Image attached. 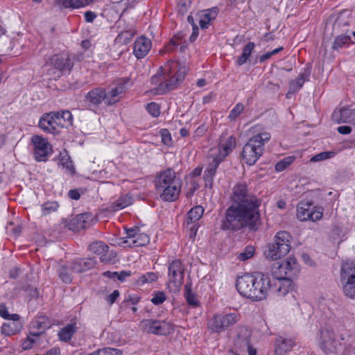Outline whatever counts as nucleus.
<instances>
[{"label":"nucleus","instance_id":"nucleus-7","mask_svg":"<svg viewBox=\"0 0 355 355\" xmlns=\"http://www.w3.org/2000/svg\"><path fill=\"white\" fill-rule=\"evenodd\" d=\"M184 272V266L180 260L175 259L169 263L168 267V285L171 291H179L183 283Z\"/></svg>","mask_w":355,"mask_h":355},{"label":"nucleus","instance_id":"nucleus-1","mask_svg":"<svg viewBox=\"0 0 355 355\" xmlns=\"http://www.w3.org/2000/svg\"><path fill=\"white\" fill-rule=\"evenodd\" d=\"M231 198L233 204L225 210L220 229L237 231L248 227L256 231L261 225V200L248 191L245 183H238L234 186Z\"/></svg>","mask_w":355,"mask_h":355},{"label":"nucleus","instance_id":"nucleus-40","mask_svg":"<svg viewBox=\"0 0 355 355\" xmlns=\"http://www.w3.org/2000/svg\"><path fill=\"white\" fill-rule=\"evenodd\" d=\"M294 160V156H288L282 159L275 164V170L278 172L283 171L286 168H288L293 162Z\"/></svg>","mask_w":355,"mask_h":355},{"label":"nucleus","instance_id":"nucleus-61","mask_svg":"<svg viewBox=\"0 0 355 355\" xmlns=\"http://www.w3.org/2000/svg\"><path fill=\"white\" fill-rule=\"evenodd\" d=\"M119 296V291L118 290H114L110 295L107 296V300L110 304H112Z\"/></svg>","mask_w":355,"mask_h":355},{"label":"nucleus","instance_id":"nucleus-62","mask_svg":"<svg viewBox=\"0 0 355 355\" xmlns=\"http://www.w3.org/2000/svg\"><path fill=\"white\" fill-rule=\"evenodd\" d=\"M355 281V275H349L347 272H340V282Z\"/></svg>","mask_w":355,"mask_h":355},{"label":"nucleus","instance_id":"nucleus-54","mask_svg":"<svg viewBox=\"0 0 355 355\" xmlns=\"http://www.w3.org/2000/svg\"><path fill=\"white\" fill-rule=\"evenodd\" d=\"M158 279V275L155 272H148L146 275H142L139 278V282L141 284L151 283L155 282Z\"/></svg>","mask_w":355,"mask_h":355},{"label":"nucleus","instance_id":"nucleus-63","mask_svg":"<svg viewBox=\"0 0 355 355\" xmlns=\"http://www.w3.org/2000/svg\"><path fill=\"white\" fill-rule=\"evenodd\" d=\"M337 131L341 135H348L352 132V128L348 125L339 126Z\"/></svg>","mask_w":355,"mask_h":355},{"label":"nucleus","instance_id":"nucleus-36","mask_svg":"<svg viewBox=\"0 0 355 355\" xmlns=\"http://www.w3.org/2000/svg\"><path fill=\"white\" fill-rule=\"evenodd\" d=\"M344 295L351 299H355V281L341 282Z\"/></svg>","mask_w":355,"mask_h":355},{"label":"nucleus","instance_id":"nucleus-56","mask_svg":"<svg viewBox=\"0 0 355 355\" xmlns=\"http://www.w3.org/2000/svg\"><path fill=\"white\" fill-rule=\"evenodd\" d=\"M164 73L162 71L157 72L151 78V83L153 85H157V87H159L162 84H164Z\"/></svg>","mask_w":355,"mask_h":355},{"label":"nucleus","instance_id":"nucleus-58","mask_svg":"<svg viewBox=\"0 0 355 355\" xmlns=\"http://www.w3.org/2000/svg\"><path fill=\"white\" fill-rule=\"evenodd\" d=\"M160 135L162 142L166 145H169L171 141V137L168 130L166 129H162L160 130Z\"/></svg>","mask_w":355,"mask_h":355},{"label":"nucleus","instance_id":"nucleus-6","mask_svg":"<svg viewBox=\"0 0 355 355\" xmlns=\"http://www.w3.org/2000/svg\"><path fill=\"white\" fill-rule=\"evenodd\" d=\"M140 325L144 331L155 335L166 336L174 330L172 323L166 320L144 319Z\"/></svg>","mask_w":355,"mask_h":355},{"label":"nucleus","instance_id":"nucleus-48","mask_svg":"<svg viewBox=\"0 0 355 355\" xmlns=\"http://www.w3.org/2000/svg\"><path fill=\"white\" fill-rule=\"evenodd\" d=\"M244 105L241 103H237L235 107L231 110L228 118L232 121L235 120L240 114L243 111Z\"/></svg>","mask_w":355,"mask_h":355},{"label":"nucleus","instance_id":"nucleus-42","mask_svg":"<svg viewBox=\"0 0 355 355\" xmlns=\"http://www.w3.org/2000/svg\"><path fill=\"white\" fill-rule=\"evenodd\" d=\"M336 155L335 151H324L320 153L313 157H312L310 159L312 162H317L322 160H326L327 159H330L334 157Z\"/></svg>","mask_w":355,"mask_h":355},{"label":"nucleus","instance_id":"nucleus-38","mask_svg":"<svg viewBox=\"0 0 355 355\" xmlns=\"http://www.w3.org/2000/svg\"><path fill=\"white\" fill-rule=\"evenodd\" d=\"M57 117L60 119V127L63 128L67 125H71L72 122V114L68 110H64L61 112H55Z\"/></svg>","mask_w":355,"mask_h":355},{"label":"nucleus","instance_id":"nucleus-44","mask_svg":"<svg viewBox=\"0 0 355 355\" xmlns=\"http://www.w3.org/2000/svg\"><path fill=\"white\" fill-rule=\"evenodd\" d=\"M58 273L60 278L63 282L69 284L71 282L72 278L67 266H62L58 270Z\"/></svg>","mask_w":355,"mask_h":355},{"label":"nucleus","instance_id":"nucleus-49","mask_svg":"<svg viewBox=\"0 0 355 355\" xmlns=\"http://www.w3.org/2000/svg\"><path fill=\"white\" fill-rule=\"evenodd\" d=\"M58 164L62 168L67 169L72 174L75 171V168L73 166L72 162L69 159V157H67L66 156L62 157L58 162Z\"/></svg>","mask_w":355,"mask_h":355},{"label":"nucleus","instance_id":"nucleus-21","mask_svg":"<svg viewBox=\"0 0 355 355\" xmlns=\"http://www.w3.org/2000/svg\"><path fill=\"white\" fill-rule=\"evenodd\" d=\"M292 237L288 232L280 231L275 236L274 242L278 243L282 253H288L291 250Z\"/></svg>","mask_w":355,"mask_h":355},{"label":"nucleus","instance_id":"nucleus-45","mask_svg":"<svg viewBox=\"0 0 355 355\" xmlns=\"http://www.w3.org/2000/svg\"><path fill=\"white\" fill-rule=\"evenodd\" d=\"M191 0H178L177 9L182 15H184L190 8Z\"/></svg>","mask_w":355,"mask_h":355},{"label":"nucleus","instance_id":"nucleus-23","mask_svg":"<svg viewBox=\"0 0 355 355\" xmlns=\"http://www.w3.org/2000/svg\"><path fill=\"white\" fill-rule=\"evenodd\" d=\"M37 327L41 328L42 331L37 333H31L30 336H28L21 344V347L24 349L26 350L31 349L33 347V344L36 342V338L44 332L45 329L49 327V324L46 323L44 321V318H41L40 320L37 321Z\"/></svg>","mask_w":355,"mask_h":355},{"label":"nucleus","instance_id":"nucleus-2","mask_svg":"<svg viewBox=\"0 0 355 355\" xmlns=\"http://www.w3.org/2000/svg\"><path fill=\"white\" fill-rule=\"evenodd\" d=\"M236 287L243 297L259 301L266 298L271 288V279L262 272H257L254 275L245 274L237 278Z\"/></svg>","mask_w":355,"mask_h":355},{"label":"nucleus","instance_id":"nucleus-22","mask_svg":"<svg viewBox=\"0 0 355 355\" xmlns=\"http://www.w3.org/2000/svg\"><path fill=\"white\" fill-rule=\"evenodd\" d=\"M51 64L59 71H71L73 66V62L69 57H64L58 55H54L51 59Z\"/></svg>","mask_w":355,"mask_h":355},{"label":"nucleus","instance_id":"nucleus-30","mask_svg":"<svg viewBox=\"0 0 355 355\" xmlns=\"http://www.w3.org/2000/svg\"><path fill=\"white\" fill-rule=\"evenodd\" d=\"M149 241V236L145 233L140 232L139 230L132 240H125L123 243H126L129 247H139L148 244Z\"/></svg>","mask_w":355,"mask_h":355},{"label":"nucleus","instance_id":"nucleus-5","mask_svg":"<svg viewBox=\"0 0 355 355\" xmlns=\"http://www.w3.org/2000/svg\"><path fill=\"white\" fill-rule=\"evenodd\" d=\"M240 318L236 313L216 314L209 320L207 328L213 333H220L237 323Z\"/></svg>","mask_w":355,"mask_h":355},{"label":"nucleus","instance_id":"nucleus-12","mask_svg":"<svg viewBox=\"0 0 355 355\" xmlns=\"http://www.w3.org/2000/svg\"><path fill=\"white\" fill-rule=\"evenodd\" d=\"M39 127L44 132L57 135L60 130V119L56 116L55 112L42 114L39 121Z\"/></svg>","mask_w":355,"mask_h":355},{"label":"nucleus","instance_id":"nucleus-39","mask_svg":"<svg viewBox=\"0 0 355 355\" xmlns=\"http://www.w3.org/2000/svg\"><path fill=\"white\" fill-rule=\"evenodd\" d=\"M204 212V209L201 206H196L192 208L188 213V219L190 221L196 222L202 216Z\"/></svg>","mask_w":355,"mask_h":355},{"label":"nucleus","instance_id":"nucleus-41","mask_svg":"<svg viewBox=\"0 0 355 355\" xmlns=\"http://www.w3.org/2000/svg\"><path fill=\"white\" fill-rule=\"evenodd\" d=\"M254 248L252 245L245 247L243 252L239 253L237 259L241 261H245L252 258L254 254Z\"/></svg>","mask_w":355,"mask_h":355},{"label":"nucleus","instance_id":"nucleus-18","mask_svg":"<svg viewBox=\"0 0 355 355\" xmlns=\"http://www.w3.org/2000/svg\"><path fill=\"white\" fill-rule=\"evenodd\" d=\"M311 75V69L307 67L304 69L303 73H300L295 80H291L289 83V89L286 94L288 98L291 97V95L297 92L304 85V83L309 80Z\"/></svg>","mask_w":355,"mask_h":355},{"label":"nucleus","instance_id":"nucleus-13","mask_svg":"<svg viewBox=\"0 0 355 355\" xmlns=\"http://www.w3.org/2000/svg\"><path fill=\"white\" fill-rule=\"evenodd\" d=\"M293 288V282L290 278L280 277L271 279V288H270V291L277 296H284L292 291Z\"/></svg>","mask_w":355,"mask_h":355},{"label":"nucleus","instance_id":"nucleus-27","mask_svg":"<svg viewBox=\"0 0 355 355\" xmlns=\"http://www.w3.org/2000/svg\"><path fill=\"white\" fill-rule=\"evenodd\" d=\"M132 203V195L130 193H126L123 196H121L119 199L112 203L107 209L110 211H116L130 205Z\"/></svg>","mask_w":355,"mask_h":355},{"label":"nucleus","instance_id":"nucleus-16","mask_svg":"<svg viewBox=\"0 0 355 355\" xmlns=\"http://www.w3.org/2000/svg\"><path fill=\"white\" fill-rule=\"evenodd\" d=\"M278 269L281 273H284L285 277L291 278L295 276L300 271L299 266L294 257H288L282 261Z\"/></svg>","mask_w":355,"mask_h":355},{"label":"nucleus","instance_id":"nucleus-59","mask_svg":"<svg viewBox=\"0 0 355 355\" xmlns=\"http://www.w3.org/2000/svg\"><path fill=\"white\" fill-rule=\"evenodd\" d=\"M139 229L137 227H132L126 230V240H132L135 238V236L138 233Z\"/></svg>","mask_w":355,"mask_h":355},{"label":"nucleus","instance_id":"nucleus-50","mask_svg":"<svg viewBox=\"0 0 355 355\" xmlns=\"http://www.w3.org/2000/svg\"><path fill=\"white\" fill-rule=\"evenodd\" d=\"M224 159L225 158H223V156H220L218 154L217 155L212 157V160L209 162L207 168L212 170L216 173L218 165L223 161Z\"/></svg>","mask_w":355,"mask_h":355},{"label":"nucleus","instance_id":"nucleus-28","mask_svg":"<svg viewBox=\"0 0 355 355\" xmlns=\"http://www.w3.org/2000/svg\"><path fill=\"white\" fill-rule=\"evenodd\" d=\"M294 345L295 342L293 340L279 336L276 339L275 349L276 352L282 354L283 353H286L288 351L291 350Z\"/></svg>","mask_w":355,"mask_h":355},{"label":"nucleus","instance_id":"nucleus-34","mask_svg":"<svg viewBox=\"0 0 355 355\" xmlns=\"http://www.w3.org/2000/svg\"><path fill=\"white\" fill-rule=\"evenodd\" d=\"M254 48V42H248L243 48L241 55L238 58L236 63L241 66L246 62Z\"/></svg>","mask_w":355,"mask_h":355},{"label":"nucleus","instance_id":"nucleus-14","mask_svg":"<svg viewBox=\"0 0 355 355\" xmlns=\"http://www.w3.org/2000/svg\"><path fill=\"white\" fill-rule=\"evenodd\" d=\"M251 331L246 327H239L237 335L234 340V347L240 352H245L246 348L250 345Z\"/></svg>","mask_w":355,"mask_h":355},{"label":"nucleus","instance_id":"nucleus-11","mask_svg":"<svg viewBox=\"0 0 355 355\" xmlns=\"http://www.w3.org/2000/svg\"><path fill=\"white\" fill-rule=\"evenodd\" d=\"M33 145V155L37 162H46L51 153V146L47 139L40 135H33L31 138Z\"/></svg>","mask_w":355,"mask_h":355},{"label":"nucleus","instance_id":"nucleus-46","mask_svg":"<svg viewBox=\"0 0 355 355\" xmlns=\"http://www.w3.org/2000/svg\"><path fill=\"white\" fill-rule=\"evenodd\" d=\"M182 35L180 34L175 35L170 42L165 46V50L166 51H173L180 44V41L182 40Z\"/></svg>","mask_w":355,"mask_h":355},{"label":"nucleus","instance_id":"nucleus-32","mask_svg":"<svg viewBox=\"0 0 355 355\" xmlns=\"http://www.w3.org/2000/svg\"><path fill=\"white\" fill-rule=\"evenodd\" d=\"M347 33V31L346 33L340 34L335 37L332 45L334 50L338 51L340 49L347 47L352 43L351 36Z\"/></svg>","mask_w":355,"mask_h":355},{"label":"nucleus","instance_id":"nucleus-17","mask_svg":"<svg viewBox=\"0 0 355 355\" xmlns=\"http://www.w3.org/2000/svg\"><path fill=\"white\" fill-rule=\"evenodd\" d=\"M107 98L105 89L97 87L89 91L85 96V101L90 107H96Z\"/></svg>","mask_w":355,"mask_h":355},{"label":"nucleus","instance_id":"nucleus-4","mask_svg":"<svg viewBox=\"0 0 355 355\" xmlns=\"http://www.w3.org/2000/svg\"><path fill=\"white\" fill-rule=\"evenodd\" d=\"M254 136L250 137L243 148L242 157L250 166L254 165L263 154L264 144L270 139V134L261 128L253 127Z\"/></svg>","mask_w":355,"mask_h":355},{"label":"nucleus","instance_id":"nucleus-33","mask_svg":"<svg viewBox=\"0 0 355 355\" xmlns=\"http://www.w3.org/2000/svg\"><path fill=\"white\" fill-rule=\"evenodd\" d=\"M279 246L277 243H272L268 245V249L265 252V255L267 259L270 260H277L281 259L282 257H284L288 253H282L279 251Z\"/></svg>","mask_w":355,"mask_h":355},{"label":"nucleus","instance_id":"nucleus-35","mask_svg":"<svg viewBox=\"0 0 355 355\" xmlns=\"http://www.w3.org/2000/svg\"><path fill=\"white\" fill-rule=\"evenodd\" d=\"M191 284L187 283L184 286V297L187 303L193 306H197L199 304V301L196 297V295L191 291Z\"/></svg>","mask_w":355,"mask_h":355},{"label":"nucleus","instance_id":"nucleus-8","mask_svg":"<svg viewBox=\"0 0 355 355\" xmlns=\"http://www.w3.org/2000/svg\"><path fill=\"white\" fill-rule=\"evenodd\" d=\"M187 71V67H182L179 68L173 76H171L170 71L164 73L166 78H164V84H162L159 87H155L154 94L161 95L174 89L179 83L184 80Z\"/></svg>","mask_w":355,"mask_h":355},{"label":"nucleus","instance_id":"nucleus-51","mask_svg":"<svg viewBox=\"0 0 355 355\" xmlns=\"http://www.w3.org/2000/svg\"><path fill=\"white\" fill-rule=\"evenodd\" d=\"M340 272L355 275V261H347L342 265Z\"/></svg>","mask_w":355,"mask_h":355},{"label":"nucleus","instance_id":"nucleus-9","mask_svg":"<svg viewBox=\"0 0 355 355\" xmlns=\"http://www.w3.org/2000/svg\"><path fill=\"white\" fill-rule=\"evenodd\" d=\"M296 215L301 221H316L322 218L323 209L313 206L311 202L302 201L297 205Z\"/></svg>","mask_w":355,"mask_h":355},{"label":"nucleus","instance_id":"nucleus-24","mask_svg":"<svg viewBox=\"0 0 355 355\" xmlns=\"http://www.w3.org/2000/svg\"><path fill=\"white\" fill-rule=\"evenodd\" d=\"M135 33V30L133 26H128L126 28H123L115 38L114 46L126 45L131 41Z\"/></svg>","mask_w":355,"mask_h":355},{"label":"nucleus","instance_id":"nucleus-31","mask_svg":"<svg viewBox=\"0 0 355 355\" xmlns=\"http://www.w3.org/2000/svg\"><path fill=\"white\" fill-rule=\"evenodd\" d=\"M236 147V138L230 136L225 141L220 144V152L218 155L225 158Z\"/></svg>","mask_w":355,"mask_h":355},{"label":"nucleus","instance_id":"nucleus-43","mask_svg":"<svg viewBox=\"0 0 355 355\" xmlns=\"http://www.w3.org/2000/svg\"><path fill=\"white\" fill-rule=\"evenodd\" d=\"M215 175L216 172L213 171L212 170L206 168L203 175L205 187L210 189L212 187L213 179Z\"/></svg>","mask_w":355,"mask_h":355},{"label":"nucleus","instance_id":"nucleus-60","mask_svg":"<svg viewBox=\"0 0 355 355\" xmlns=\"http://www.w3.org/2000/svg\"><path fill=\"white\" fill-rule=\"evenodd\" d=\"M85 19L86 22L92 23L94 19L97 17V15L92 11H87L85 12Z\"/></svg>","mask_w":355,"mask_h":355},{"label":"nucleus","instance_id":"nucleus-64","mask_svg":"<svg viewBox=\"0 0 355 355\" xmlns=\"http://www.w3.org/2000/svg\"><path fill=\"white\" fill-rule=\"evenodd\" d=\"M130 275L131 271L123 270L120 272H118V275H116V277L119 281L123 282L126 277H130Z\"/></svg>","mask_w":355,"mask_h":355},{"label":"nucleus","instance_id":"nucleus-15","mask_svg":"<svg viewBox=\"0 0 355 355\" xmlns=\"http://www.w3.org/2000/svg\"><path fill=\"white\" fill-rule=\"evenodd\" d=\"M332 119L337 123L353 122L355 123V107H343L335 110L332 114Z\"/></svg>","mask_w":355,"mask_h":355},{"label":"nucleus","instance_id":"nucleus-20","mask_svg":"<svg viewBox=\"0 0 355 355\" xmlns=\"http://www.w3.org/2000/svg\"><path fill=\"white\" fill-rule=\"evenodd\" d=\"M96 263L92 258L77 259L71 262V270L74 272L80 273L92 269Z\"/></svg>","mask_w":355,"mask_h":355},{"label":"nucleus","instance_id":"nucleus-29","mask_svg":"<svg viewBox=\"0 0 355 355\" xmlns=\"http://www.w3.org/2000/svg\"><path fill=\"white\" fill-rule=\"evenodd\" d=\"M78 328L76 323L68 324L67 326L61 328L58 332L59 339L62 342L69 341L73 334L76 332Z\"/></svg>","mask_w":355,"mask_h":355},{"label":"nucleus","instance_id":"nucleus-52","mask_svg":"<svg viewBox=\"0 0 355 355\" xmlns=\"http://www.w3.org/2000/svg\"><path fill=\"white\" fill-rule=\"evenodd\" d=\"M166 295L163 291L155 292L151 299V302L155 305H159L166 300Z\"/></svg>","mask_w":355,"mask_h":355},{"label":"nucleus","instance_id":"nucleus-57","mask_svg":"<svg viewBox=\"0 0 355 355\" xmlns=\"http://www.w3.org/2000/svg\"><path fill=\"white\" fill-rule=\"evenodd\" d=\"M283 50V47H279L277 49H274L273 51H270V52H268L266 53H264L263 55H262L260 58H259V61L261 62H265L266 60H268L269 58H270V57L272 55H274L277 53H278L279 52H280L281 51Z\"/></svg>","mask_w":355,"mask_h":355},{"label":"nucleus","instance_id":"nucleus-26","mask_svg":"<svg viewBox=\"0 0 355 355\" xmlns=\"http://www.w3.org/2000/svg\"><path fill=\"white\" fill-rule=\"evenodd\" d=\"M129 83L128 78H125L121 80V82L114 88H112L107 96V101L108 105H112L117 101L115 98L119 94L124 92L125 89V84Z\"/></svg>","mask_w":355,"mask_h":355},{"label":"nucleus","instance_id":"nucleus-3","mask_svg":"<svg viewBox=\"0 0 355 355\" xmlns=\"http://www.w3.org/2000/svg\"><path fill=\"white\" fill-rule=\"evenodd\" d=\"M155 189L162 200L167 202L175 200L180 193L182 181L172 168H166L158 173L155 180Z\"/></svg>","mask_w":355,"mask_h":355},{"label":"nucleus","instance_id":"nucleus-55","mask_svg":"<svg viewBox=\"0 0 355 355\" xmlns=\"http://www.w3.org/2000/svg\"><path fill=\"white\" fill-rule=\"evenodd\" d=\"M147 111L154 117H157L160 114L159 106L158 104L152 102L146 105Z\"/></svg>","mask_w":355,"mask_h":355},{"label":"nucleus","instance_id":"nucleus-19","mask_svg":"<svg viewBox=\"0 0 355 355\" xmlns=\"http://www.w3.org/2000/svg\"><path fill=\"white\" fill-rule=\"evenodd\" d=\"M151 48V42L144 36L139 37L134 44L133 53L138 59L144 58Z\"/></svg>","mask_w":355,"mask_h":355},{"label":"nucleus","instance_id":"nucleus-47","mask_svg":"<svg viewBox=\"0 0 355 355\" xmlns=\"http://www.w3.org/2000/svg\"><path fill=\"white\" fill-rule=\"evenodd\" d=\"M79 227L85 229L87 227V220H92V215L88 213H84L78 215L76 217Z\"/></svg>","mask_w":355,"mask_h":355},{"label":"nucleus","instance_id":"nucleus-53","mask_svg":"<svg viewBox=\"0 0 355 355\" xmlns=\"http://www.w3.org/2000/svg\"><path fill=\"white\" fill-rule=\"evenodd\" d=\"M43 214L46 215L51 211L57 210L58 205L56 202H49L42 205Z\"/></svg>","mask_w":355,"mask_h":355},{"label":"nucleus","instance_id":"nucleus-25","mask_svg":"<svg viewBox=\"0 0 355 355\" xmlns=\"http://www.w3.org/2000/svg\"><path fill=\"white\" fill-rule=\"evenodd\" d=\"M218 13V9L213 7L206 10L200 15L199 24L201 28H207L210 22L214 20Z\"/></svg>","mask_w":355,"mask_h":355},{"label":"nucleus","instance_id":"nucleus-10","mask_svg":"<svg viewBox=\"0 0 355 355\" xmlns=\"http://www.w3.org/2000/svg\"><path fill=\"white\" fill-rule=\"evenodd\" d=\"M319 345L323 352L327 354L335 353L340 346L339 340L336 338L334 331L329 328L320 330Z\"/></svg>","mask_w":355,"mask_h":355},{"label":"nucleus","instance_id":"nucleus-37","mask_svg":"<svg viewBox=\"0 0 355 355\" xmlns=\"http://www.w3.org/2000/svg\"><path fill=\"white\" fill-rule=\"evenodd\" d=\"M89 249L91 252L100 255L107 252L109 247L102 241H95L89 245Z\"/></svg>","mask_w":355,"mask_h":355}]
</instances>
